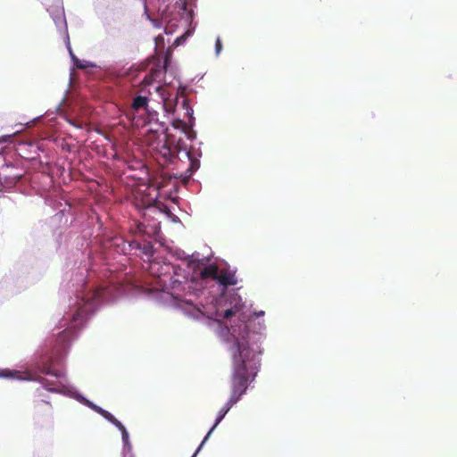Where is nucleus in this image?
<instances>
[{
	"label": "nucleus",
	"mask_w": 457,
	"mask_h": 457,
	"mask_svg": "<svg viewBox=\"0 0 457 457\" xmlns=\"http://www.w3.org/2000/svg\"><path fill=\"white\" fill-rule=\"evenodd\" d=\"M241 321L239 325L231 326V337L234 338L233 345L230 347L232 355V376H231V398L239 401L241 396L246 392L249 380L256 376L260 360L255 353L249 347L250 320H245V317L238 316Z\"/></svg>",
	"instance_id": "1"
},
{
	"label": "nucleus",
	"mask_w": 457,
	"mask_h": 457,
	"mask_svg": "<svg viewBox=\"0 0 457 457\" xmlns=\"http://www.w3.org/2000/svg\"><path fill=\"white\" fill-rule=\"evenodd\" d=\"M149 95L150 92L142 88L133 98L131 109L137 126H145L157 120L158 112L149 107Z\"/></svg>",
	"instance_id": "2"
},
{
	"label": "nucleus",
	"mask_w": 457,
	"mask_h": 457,
	"mask_svg": "<svg viewBox=\"0 0 457 457\" xmlns=\"http://www.w3.org/2000/svg\"><path fill=\"white\" fill-rule=\"evenodd\" d=\"M112 294V290L110 287H97L87 293L82 297V303H79V307L73 314V321L82 320Z\"/></svg>",
	"instance_id": "3"
},
{
	"label": "nucleus",
	"mask_w": 457,
	"mask_h": 457,
	"mask_svg": "<svg viewBox=\"0 0 457 457\" xmlns=\"http://www.w3.org/2000/svg\"><path fill=\"white\" fill-rule=\"evenodd\" d=\"M42 372L46 376H49L51 378H47L46 377H38L37 380L40 382L46 390L58 392L60 387L59 378L62 376V373L57 370H52L49 366L44 367Z\"/></svg>",
	"instance_id": "4"
},
{
	"label": "nucleus",
	"mask_w": 457,
	"mask_h": 457,
	"mask_svg": "<svg viewBox=\"0 0 457 457\" xmlns=\"http://www.w3.org/2000/svg\"><path fill=\"white\" fill-rule=\"evenodd\" d=\"M176 150L178 153H180L183 151L185 153L186 156L190 161V165H189V168L187 169V170L190 171V173H193L196 170H198V168L200 167L199 160L193 155L191 151L187 149L186 144L181 139H179L178 141L177 145H176Z\"/></svg>",
	"instance_id": "5"
},
{
	"label": "nucleus",
	"mask_w": 457,
	"mask_h": 457,
	"mask_svg": "<svg viewBox=\"0 0 457 457\" xmlns=\"http://www.w3.org/2000/svg\"><path fill=\"white\" fill-rule=\"evenodd\" d=\"M216 281L225 287L235 286L237 283L235 271L228 269L219 270Z\"/></svg>",
	"instance_id": "6"
},
{
	"label": "nucleus",
	"mask_w": 457,
	"mask_h": 457,
	"mask_svg": "<svg viewBox=\"0 0 457 457\" xmlns=\"http://www.w3.org/2000/svg\"><path fill=\"white\" fill-rule=\"evenodd\" d=\"M238 401H237L236 398L229 397L228 401L226 403V404L220 410L216 421L212 428L209 430L204 440L202 441V445H204L212 432L215 429V428L218 426V424L224 419L225 415L228 412V411L232 408L234 404H236Z\"/></svg>",
	"instance_id": "7"
},
{
	"label": "nucleus",
	"mask_w": 457,
	"mask_h": 457,
	"mask_svg": "<svg viewBox=\"0 0 457 457\" xmlns=\"http://www.w3.org/2000/svg\"><path fill=\"white\" fill-rule=\"evenodd\" d=\"M165 73V68L156 66L151 69L150 72L146 74L142 80V84L149 86L155 81H159L162 76Z\"/></svg>",
	"instance_id": "8"
},
{
	"label": "nucleus",
	"mask_w": 457,
	"mask_h": 457,
	"mask_svg": "<svg viewBox=\"0 0 457 457\" xmlns=\"http://www.w3.org/2000/svg\"><path fill=\"white\" fill-rule=\"evenodd\" d=\"M218 272H219V268L217 265L215 264H210L206 267H204L201 272H200V276L203 279H205V278H212L213 280H216L217 279V277H218Z\"/></svg>",
	"instance_id": "9"
},
{
	"label": "nucleus",
	"mask_w": 457,
	"mask_h": 457,
	"mask_svg": "<svg viewBox=\"0 0 457 457\" xmlns=\"http://www.w3.org/2000/svg\"><path fill=\"white\" fill-rule=\"evenodd\" d=\"M157 91L160 92V95L162 99V106L166 112H174L175 111V104L171 100H170L166 95L164 94V88L162 87H158Z\"/></svg>",
	"instance_id": "10"
},
{
	"label": "nucleus",
	"mask_w": 457,
	"mask_h": 457,
	"mask_svg": "<svg viewBox=\"0 0 457 457\" xmlns=\"http://www.w3.org/2000/svg\"><path fill=\"white\" fill-rule=\"evenodd\" d=\"M172 125H173V127L175 129H181L187 136V137L189 139L192 140L194 138V136L192 135V132L189 131L188 126H187V124L184 120H175L172 122Z\"/></svg>",
	"instance_id": "11"
},
{
	"label": "nucleus",
	"mask_w": 457,
	"mask_h": 457,
	"mask_svg": "<svg viewBox=\"0 0 457 457\" xmlns=\"http://www.w3.org/2000/svg\"><path fill=\"white\" fill-rule=\"evenodd\" d=\"M103 411V417L106 419L108 421L112 423L115 427H122V423L119 421L112 414H111L107 411Z\"/></svg>",
	"instance_id": "12"
},
{
	"label": "nucleus",
	"mask_w": 457,
	"mask_h": 457,
	"mask_svg": "<svg viewBox=\"0 0 457 457\" xmlns=\"http://www.w3.org/2000/svg\"><path fill=\"white\" fill-rule=\"evenodd\" d=\"M50 408L51 404L46 401H40L35 405V410L37 413H40L43 411H49Z\"/></svg>",
	"instance_id": "13"
},
{
	"label": "nucleus",
	"mask_w": 457,
	"mask_h": 457,
	"mask_svg": "<svg viewBox=\"0 0 457 457\" xmlns=\"http://www.w3.org/2000/svg\"><path fill=\"white\" fill-rule=\"evenodd\" d=\"M237 309H232V308H231V309H227V310L224 312V313H223V315H222V318H223V319H225V320H228V319H229V318H231V317L235 316V315H236V313H237Z\"/></svg>",
	"instance_id": "14"
},
{
	"label": "nucleus",
	"mask_w": 457,
	"mask_h": 457,
	"mask_svg": "<svg viewBox=\"0 0 457 457\" xmlns=\"http://www.w3.org/2000/svg\"><path fill=\"white\" fill-rule=\"evenodd\" d=\"M183 106L186 108V113L187 115L189 116V121H191V120L193 119L192 117V114H193V109L191 107L188 106V104H187V99H184L183 102Z\"/></svg>",
	"instance_id": "15"
},
{
	"label": "nucleus",
	"mask_w": 457,
	"mask_h": 457,
	"mask_svg": "<svg viewBox=\"0 0 457 457\" xmlns=\"http://www.w3.org/2000/svg\"><path fill=\"white\" fill-rule=\"evenodd\" d=\"M175 4L179 11L185 12L187 10V0H178Z\"/></svg>",
	"instance_id": "16"
},
{
	"label": "nucleus",
	"mask_w": 457,
	"mask_h": 457,
	"mask_svg": "<svg viewBox=\"0 0 457 457\" xmlns=\"http://www.w3.org/2000/svg\"><path fill=\"white\" fill-rule=\"evenodd\" d=\"M117 428L121 431L123 441L127 442L129 439V434L126 430V428L123 425H122V427H117Z\"/></svg>",
	"instance_id": "17"
},
{
	"label": "nucleus",
	"mask_w": 457,
	"mask_h": 457,
	"mask_svg": "<svg viewBox=\"0 0 457 457\" xmlns=\"http://www.w3.org/2000/svg\"><path fill=\"white\" fill-rule=\"evenodd\" d=\"M222 49V44L220 38L218 37L215 42V51L219 54Z\"/></svg>",
	"instance_id": "18"
},
{
	"label": "nucleus",
	"mask_w": 457,
	"mask_h": 457,
	"mask_svg": "<svg viewBox=\"0 0 457 457\" xmlns=\"http://www.w3.org/2000/svg\"><path fill=\"white\" fill-rule=\"evenodd\" d=\"M93 409H94L96 412H98L100 415H102V416H103V411H104V409H102L101 407L96 406V405H95V406L93 407Z\"/></svg>",
	"instance_id": "19"
},
{
	"label": "nucleus",
	"mask_w": 457,
	"mask_h": 457,
	"mask_svg": "<svg viewBox=\"0 0 457 457\" xmlns=\"http://www.w3.org/2000/svg\"><path fill=\"white\" fill-rule=\"evenodd\" d=\"M76 66L79 69H84L87 67L86 65L82 64L79 60H76Z\"/></svg>",
	"instance_id": "20"
},
{
	"label": "nucleus",
	"mask_w": 457,
	"mask_h": 457,
	"mask_svg": "<svg viewBox=\"0 0 457 457\" xmlns=\"http://www.w3.org/2000/svg\"><path fill=\"white\" fill-rule=\"evenodd\" d=\"M129 246H130V247H135V248H140V245H139L138 243L135 242V241H134V242H131V243L129 244Z\"/></svg>",
	"instance_id": "21"
},
{
	"label": "nucleus",
	"mask_w": 457,
	"mask_h": 457,
	"mask_svg": "<svg viewBox=\"0 0 457 457\" xmlns=\"http://www.w3.org/2000/svg\"><path fill=\"white\" fill-rule=\"evenodd\" d=\"M1 376H4V377H9L11 376V372L10 371H4V373H3Z\"/></svg>",
	"instance_id": "22"
},
{
	"label": "nucleus",
	"mask_w": 457,
	"mask_h": 457,
	"mask_svg": "<svg viewBox=\"0 0 457 457\" xmlns=\"http://www.w3.org/2000/svg\"><path fill=\"white\" fill-rule=\"evenodd\" d=\"M203 445H202V444L200 445V446L198 447V449H197V450H196V452L193 454V456H192V457H195V456H196V454L198 453V452L200 451V449H201V447H202Z\"/></svg>",
	"instance_id": "23"
},
{
	"label": "nucleus",
	"mask_w": 457,
	"mask_h": 457,
	"mask_svg": "<svg viewBox=\"0 0 457 457\" xmlns=\"http://www.w3.org/2000/svg\"><path fill=\"white\" fill-rule=\"evenodd\" d=\"M124 457H133V456L130 454H125Z\"/></svg>",
	"instance_id": "24"
},
{
	"label": "nucleus",
	"mask_w": 457,
	"mask_h": 457,
	"mask_svg": "<svg viewBox=\"0 0 457 457\" xmlns=\"http://www.w3.org/2000/svg\"><path fill=\"white\" fill-rule=\"evenodd\" d=\"M263 314H264L263 312H261L258 313V315H263Z\"/></svg>",
	"instance_id": "25"
}]
</instances>
